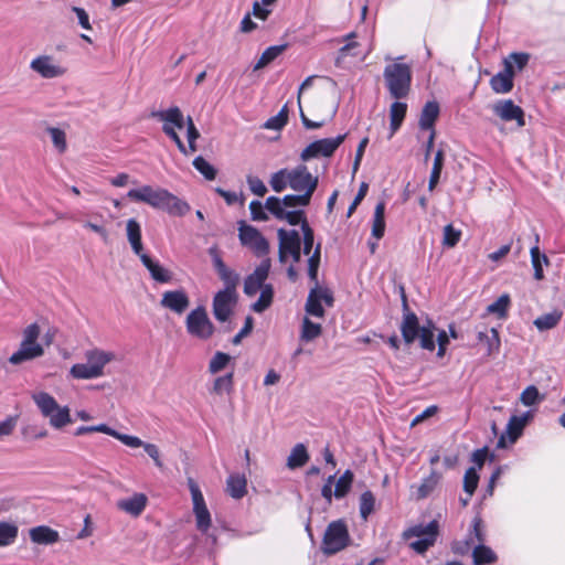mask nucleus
I'll return each mask as SVG.
<instances>
[{
  "mask_svg": "<svg viewBox=\"0 0 565 565\" xmlns=\"http://www.w3.org/2000/svg\"><path fill=\"white\" fill-rule=\"evenodd\" d=\"M407 113V104L396 99L390 107V119L404 121Z\"/></svg>",
  "mask_w": 565,
  "mask_h": 565,
  "instance_id": "338daca9",
  "label": "nucleus"
},
{
  "mask_svg": "<svg viewBox=\"0 0 565 565\" xmlns=\"http://www.w3.org/2000/svg\"><path fill=\"white\" fill-rule=\"evenodd\" d=\"M322 333V327L320 323L311 321L309 318H305L302 321V329L300 339L305 342H309L318 338Z\"/></svg>",
  "mask_w": 565,
  "mask_h": 565,
  "instance_id": "37998d69",
  "label": "nucleus"
},
{
  "mask_svg": "<svg viewBox=\"0 0 565 565\" xmlns=\"http://www.w3.org/2000/svg\"><path fill=\"white\" fill-rule=\"evenodd\" d=\"M473 565H488L497 561V554L487 545L478 544L472 551Z\"/></svg>",
  "mask_w": 565,
  "mask_h": 565,
  "instance_id": "7c9ffc66",
  "label": "nucleus"
},
{
  "mask_svg": "<svg viewBox=\"0 0 565 565\" xmlns=\"http://www.w3.org/2000/svg\"><path fill=\"white\" fill-rule=\"evenodd\" d=\"M375 510V497L372 491L366 490L360 495L359 511L362 520L366 521Z\"/></svg>",
  "mask_w": 565,
  "mask_h": 565,
  "instance_id": "4c0bfd02",
  "label": "nucleus"
},
{
  "mask_svg": "<svg viewBox=\"0 0 565 565\" xmlns=\"http://www.w3.org/2000/svg\"><path fill=\"white\" fill-rule=\"evenodd\" d=\"M232 356L228 353L217 351L209 363V371L212 374H216L223 371L231 362Z\"/></svg>",
  "mask_w": 565,
  "mask_h": 565,
  "instance_id": "864d4df0",
  "label": "nucleus"
},
{
  "mask_svg": "<svg viewBox=\"0 0 565 565\" xmlns=\"http://www.w3.org/2000/svg\"><path fill=\"white\" fill-rule=\"evenodd\" d=\"M44 354L42 344H24L20 343L19 349L9 358V363L20 365L24 362L41 358Z\"/></svg>",
  "mask_w": 565,
  "mask_h": 565,
  "instance_id": "2eb2a0df",
  "label": "nucleus"
},
{
  "mask_svg": "<svg viewBox=\"0 0 565 565\" xmlns=\"http://www.w3.org/2000/svg\"><path fill=\"white\" fill-rule=\"evenodd\" d=\"M288 114L289 111L287 105L282 106L277 115L268 118L265 121L264 128L270 130H281L288 122Z\"/></svg>",
  "mask_w": 565,
  "mask_h": 565,
  "instance_id": "49530a36",
  "label": "nucleus"
},
{
  "mask_svg": "<svg viewBox=\"0 0 565 565\" xmlns=\"http://www.w3.org/2000/svg\"><path fill=\"white\" fill-rule=\"evenodd\" d=\"M493 113L504 121L516 120L519 126L525 125L524 110L512 99L497 102L493 105Z\"/></svg>",
  "mask_w": 565,
  "mask_h": 565,
  "instance_id": "9b49d317",
  "label": "nucleus"
},
{
  "mask_svg": "<svg viewBox=\"0 0 565 565\" xmlns=\"http://www.w3.org/2000/svg\"><path fill=\"white\" fill-rule=\"evenodd\" d=\"M185 327L190 335L200 340H207L215 332V326L210 320L203 306H199L190 311L185 320Z\"/></svg>",
  "mask_w": 565,
  "mask_h": 565,
  "instance_id": "20e7f679",
  "label": "nucleus"
},
{
  "mask_svg": "<svg viewBox=\"0 0 565 565\" xmlns=\"http://www.w3.org/2000/svg\"><path fill=\"white\" fill-rule=\"evenodd\" d=\"M420 347L428 351H434L436 348L435 332L427 327H422L418 335Z\"/></svg>",
  "mask_w": 565,
  "mask_h": 565,
  "instance_id": "e2e57ef3",
  "label": "nucleus"
},
{
  "mask_svg": "<svg viewBox=\"0 0 565 565\" xmlns=\"http://www.w3.org/2000/svg\"><path fill=\"white\" fill-rule=\"evenodd\" d=\"M531 262L534 269V278L541 280L544 278L543 265L548 264V258L544 253H541L537 245L533 246L530 250Z\"/></svg>",
  "mask_w": 565,
  "mask_h": 565,
  "instance_id": "72a5a7b5",
  "label": "nucleus"
},
{
  "mask_svg": "<svg viewBox=\"0 0 565 565\" xmlns=\"http://www.w3.org/2000/svg\"><path fill=\"white\" fill-rule=\"evenodd\" d=\"M33 398L44 417H49L60 407L55 398L49 393L41 392L34 395Z\"/></svg>",
  "mask_w": 565,
  "mask_h": 565,
  "instance_id": "c756f323",
  "label": "nucleus"
},
{
  "mask_svg": "<svg viewBox=\"0 0 565 565\" xmlns=\"http://www.w3.org/2000/svg\"><path fill=\"white\" fill-rule=\"evenodd\" d=\"M440 114L439 104L436 100L427 102L420 113L419 128L422 130H428L429 132L436 131L435 125Z\"/></svg>",
  "mask_w": 565,
  "mask_h": 565,
  "instance_id": "a211bd4d",
  "label": "nucleus"
},
{
  "mask_svg": "<svg viewBox=\"0 0 565 565\" xmlns=\"http://www.w3.org/2000/svg\"><path fill=\"white\" fill-rule=\"evenodd\" d=\"M19 529L15 524L0 521V546L11 545L18 537Z\"/></svg>",
  "mask_w": 565,
  "mask_h": 565,
  "instance_id": "ea45409f",
  "label": "nucleus"
},
{
  "mask_svg": "<svg viewBox=\"0 0 565 565\" xmlns=\"http://www.w3.org/2000/svg\"><path fill=\"white\" fill-rule=\"evenodd\" d=\"M227 492L234 499H242L247 490V480L244 475L232 473L226 480Z\"/></svg>",
  "mask_w": 565,
  "mask_h": 565,
  "instance_id": "b1692460",
  "label": "nucleus"
},
{
  "mask_svg": "<svg viewBox=\"0 0 565 565\" xmlns=\"http://www.w3.org/2000/svg\"><path fill=\"white\" fill-rule=\"evenodd\" d=\"M127 198L135 202H142L156 210L163 211L170 216L182 217L191 210L190 204L163 188L142 185L127 192Z\"/></svg>",
  "mask_w": 565,
  "mask_h": 565,
  "instance_id": "f257e3e1",
  "label": "nucleus"
},
{
  "mask_svg": "<svg viewBox=\"0 0 565 565\" xmlns=\"http://www.w3.org/2000/svg\"><path fill=\"white\" fill-rule=\"evenodd\" d=\"M52 427L60 429L65 425L72 423L70 409L67 406L58 407L52 415L49 416Z\"/></svg>",
  "mask_w": 565,
  "mask_h": 565,
  "instance_id": "3c124183",
  "label": "nucleus"
},
{
  "mask_svg": "<svg viewBox=\"0 0 565 565\" xmlns=\"http://www.w3.org/2000/svg\"><path fill=\"white\" fill-rule=\"evenodd\" d=\"M301 248L305 255H309L315 245V231L309 224H305L301 230Z\"/></svg>",
  "mask_w": 565,
  "mask_h": 565,
  "instance_id": "052dcab7",
  "label": "nucleus"
},
{
  "mask_svg": "<svg viewBox=\"0 0 565 565\" xmlns=\"http://www.w3.org/2000/svg\"><path fill=\"white\" fill-rule=\"evenodd\" d=\"M510 306V296L508 294H503L487 307V313L495 315L499 319H505L508 317Z\"/></svg>",
  "mask_w": 565,
  "mask_h": 565,
  "instance_id": "473e14b6",
  "label": "nucleus"
},
{
  "mask_svg": "<svg viewBox=\"0 0 565 565\" xmlns=\"http://www.w3.org/2000/svg\"><path fill=\"white\" fill-rule=\"evenodd\" d=\"M267 213H270L275 218L282 221L287 210L285 209L280 198L270 195L265 201Z\"/></svg>",
  "mask_w": 565,
  "mask_h": 565,
  "instance_id": "8fccbe9b",
  "label": "nucleus"
},
{
  "mask_svg": "<svg viewBox=\"0 0 565 565\" xmlns=\"http://www.w3.org/2000/svg\"><path fill=\"white\" fill-rule=\"evenodd\" d=\"M439 535V523L437 520H431L426 525L424 524H416L408 529H406L403 533V537L405 540H408L411 537H426V536H433L438 537Z\"/></svg>",
  "mask_w": 565,
  "mask_h": 565,
  "instance_id": "4be33fe9",
  "label": "nucleus"
},
{
  "mask_svg": "<svg viewBox=\"0 0 565 565\" xmlns=\"http://www.w3.org/2000/svg\"><path fill=\"white\" fill-rule=\"evenodd\" d=\"M350 540L347 523L343 520L332 521L324 532L321 550L327 556L334 555L349 546Z\"/></svg>",
  "mask_w": 565,
  "mask_h": 565,
  "instance_id": "7ed1b4c3",
  "label": "nucleus"
},
{
  "mask_svg": "<svg viewBox=\"0 0 565 565\" xmlns=\"http://www.w3.org/2000/svg\"><path fill=\"white\" fill-rule=\"evenodd\" d=\"M279 239L278 258L280 263H286V250L295 249L301 246V235L297 230L279 228L277 231Z\"/></svg>",
  "mask_w": 565,
  "mask_h": 565,
  "instance_id": "ddd939ff",
  "label": "nucleus"
},
{
  "mask_svg": "<svg viewBox=\"0 0 565 565\" xmlns=\"http://www.w3.org/2000/svg\"><path fill=\"white\" fill-rule=\"evenodd\" d=\"M402 300H403V321L401 324V332L403 340L406 344H412L415 342V340L418 339L419 332H420V324L418 321L417 316L409 311L407 299L404 292V289L402 288Z\"/></svg>",
  "mask_w": 565,
  "mask_h": 565,
  "instance_id": "1a4fd4ad",
  "label": "nucleus"
},
{
  "mask_svg": "<svg viewBox=\"0 0 565 565\" xmlns=\"http://www.w3.org/2000/svg\"><path fill=\"white\" fill-rule=\"evenodd\" d=\"M148 498L143 493H135L130 498L117 502V508L132 516H139L146 509Z\"/></svg>",
  "mask_w": 565,
  "mask_h": 565,
  "instance_id": "6ab92c4d",
  "label": "nucleus"
},
{
  "mask_svg": "<svg viewBox=\"0 0 565 565\" xmlns=\"http://www.w3.org/2000/svg\"><path fill=\"white\" fill-rule=\"evenodd\" d=\"M193 513L195 515L196 529L203 534H207L209 529L211 527V513L207 507H202L198 509H193Z\"/></svg>",
  "mask_w": 565,
  "mask_h": 565,
  "instance_id": "09e8293b",
  "label": "nucleus"
},
{
  "mask_svg": "<svg viewBox=\"0 0 565 565\" xmlns=\"http://www.w3.org/2000/svg\"><path fill=\"white\" fill-rule=\"evenodd\" d=\"M494 456L489 452L487 446L479 448L472 452L471 461L476 465L477 471L480 470L487 459L492 461Z\"/></svg>",
  "mask_w": 565,
  "mask_h": 565,
  "instance_id": "0e129e2a",
  "label": "nucleus"
},
{
  "mask_svg": "<svg viewBox=\"0 0 565 565\" xmlns=\"http://www.w3.org/2000/svg\"><path fill=\"white\" fill-rule=\"evenodd\" d=\"M282 221H286L289 225L296 226L300 225V228L303 230L305 224H309L307 214L302 209L290 210L285 213Z\"/></svg>",
  "mask_w": 565,
  "mask_h": 565,
  "instance_id": "4d7b16f0",
  "label": "nucleus"
},
{
  "mask_svg": "<svg viewBox=\"0 0 565 565\" xmlns=\"http://www.w3.org/2000/svg\"><path fill=\"white\" fill-rule=\"evenodd\" d=\"M354 480V473L352 470L347 469L342 476L337 480L334 488V498L342 499L347 497L352 488Z\"/></svg>",
  "mask_w": 565,
  "mask_h": 565,
  "instance_id": "f704fd0d",
  "label": "nucleus"
},
{
  "mask_svg": "<svg viewBox=\"0 0 565 565\" xmlns=\"http://www.w3.org/2000/svg\"><path fill=\"white\" fill-rule=\"evenodd\" d=\"M513 86L514 81L499 72L490 79V87L495 94H508L513 89Z\"/></svg>",
  "mask_w": 565,
  "mask_h": 565,
  "instance_id": "e433bc0d",
  "label": "nucleus"
},
{
  "mask_svg": "<svg viewBox=\"0 0 565 565\" xmlns=\"http://www.w3.org/2000/svg\"><path fill=\"white\" fill-rule=\"evenodd\" d=\"M310 457L307 450V447L299 443L292 449L290 455L287 458V467L289 469H297L303 467Z\"/></svg>",
  "mask_w": 565,
  "mask_h": 565,
  "instance_id": "a878e982",
  "label": "nucleus"
},
{
  "mask_svg": "<svg viewBox=\"0 0 565 565\" xmlns=\"http://www.w3.org/2000/svg\"><path fill=\"white\" fill-rule=\"evenodd\" d=\"M562 311L553 310L551 312L537 317L533 323L539 331L543 332L555 328L562 320Z\"/></svg>",
  "mask_w": 565,
  "mask_h": 565,
  "instance_id": "cd10ccee",
  "label": "nucleus"
},
{
  "mask_svg": "<svg viewBox=\"0 0 565 565\" xmlns=\"http://www.w3.org/2000/svg\"><path fill=\"white\" fill-rule=\"evenodd\" d=\"M545 399V394H541L535 385H529L525 387L521 395L520 402L524 406H535Z\"/></svg>",
  "mask_w": 565,
  "mask_h": 565,
  "instance_id": "58836bf2",
  "label": "nucleus"
},
{
  "mask_svg": "<svg viewBox=\"0 0 565 565\" xmlns=\"http://www.w3.org/2000/svg\"><path fill=\"white\" fill-rule=\"evenodd\" d=\"M274 287L271 284H267L265 285L262 289H260V296L258 298L257 301H255L253 305H252V309L255 311V312H264L266 309H268L270 307V305L273 303V299H274Z\"/></svg>",
  "mask_w": 565,
  "mask_h": 565,
  "instance_id": "c9c22d12",
  "label": "nucleus"
},
{
  "mask_svg": "<svg viewBox=\"0 0 565 565\" xmlns=\"http://www.w3.org/2000/svg\"><path fill=\"white\" fill-rule=\"evenodd\" d=\"M30 539L36 544L52 545L60 541V533L47 525H39L30 530Z\"/></svg>",
  "mask_w": 565,
  "mask_h": 565,
  "instance_id": "412c9836",
  "label": "nucleus"
},
{
  "mask_svg": "<svg viewBox=\"0 0 565 565\" xmlns=\"http://www.w3.org/2000/svg\"><path fill=\"white\" fill-rule=\"evenodd\" d=\"M160 305L177 315H181L188 309L190 298L183 289L168 290L163 292Z\"/></svg>",
  "mask_w": 565,
  "mask_h": 565,
  "instance_id": "f8f14e48",
  "label": "nucleus"
},
{
  "mask_svg": "<svg viewBox=\"0 0 565 565\" xmlns=\"http://www.w3.org/2000/svg\"><path fill=\"white\" fill-rule=\"evenodd\" d=\"M220 279L224 282L223 291H237V285L239 282V275L231 268H225L217 274Z\"/></svg>",
  "mask_w": 565,
  "mask_h": 565,
  "instance_id": "603ef678",
  "label": "nucleus"
},
{
  "mask_svg": "<svg viewBox=\"0 0 565 565\" xmlns=\"http://www.w3.org/2000/svg\"><path fill=\"white\" fill-rule=\"evenodd\" d=\"M437 537L426 536L411 543V547L418 554L426 553L436 543Z\"/></svg>",
  "mask_w": 565,
  "mask_h": 565,
  "instance_id": "774afa93",
  "label": "nucleus"
},
{
  "mask_svg": "<svg viewBox=\"0 0 565 565\" xmlns=\"http://www.w3.org/2000/svg\"><path fill=\"white\" fill-rule=\"evenodd\" d=\"M308 171L309 170L306 164H298L294 169L289 170V186L294 191L302 192L305 190Z\"/></svg>",
  "mask_w": 565,
  "mask_h": 565,
  "instance_id": "bb28decb",
  "label": "nucleus"
},
{
  "mask_svg": "<svg viewBox=\"0 0 565 565\" xmlns=\"http://www.w3.org/2000/svg\"><path fill=\"white\" fill-rule=\"evenodd\" d=\"M127 238L132 252L141 258L143 253L142 234L140 223L136 218H129L126 224Z\"/></svg>",
  "mask_w": 565,
  "mask_h": 565,
  "instance_id": "aec40b11",
  "label": "nucleus"
},
{
  "mask_svg": "<svg viewBox=\"0 0 565 565\" xmlns=\"http://www.w3.org/2000/svg\"><path fill=\"white\" fill-rule=\"evenodd\" d=\"M234 387V372H228L225 375L217 376L214 380L212 392L222 395L223 393L230 394Z\"/></svg>",
  "mask_w": 565,
  "mask_h": 565,
  "instance_id": "79ce46f5",
  "label": "nucleus"
},
{
  "mask_svg": "<svg viewBox=\"0 0 565 565\" xmlns=\"http://www.w3.org/2000/svg\"><path fill=\"white\" fill-rule=\"evenodd\" d=\"M479 483V473L476 467H470L463 476V491L466 494L473 495Z\"/></svg>",
  "mask_w": 565,
  "mask_h": 565,
  "instance_id": "5fc2aeb1",
  "label": "nucleus"
},
{
  "mask_svg": "<svg viewBox=\"0 0 565 565\" xmlns=\"http://www.w3.org/2000/svg\"><path fill=\"white\" fill-rule=\"evenodd\" d=\"M524 428L525 426L518 418V415L511 416L505 430L510 445H513L518 441V439L522 436Z\"/></svg>",
  "mask_w": 565,
  "mask_h": 565,
  "instance_id": "de8ad7c7",
  "label": "nucleus"
},
{
  "mask_svg": "<svg viewBox=\"0 0 565 565\" xmlns=\"http://www.w3.org/2000/svg\"><path fill=\"white\" fill-rule=\"evenodd\" d=\"M249 212L250 218L255 222H265L268 221V213L265 207V203H262L258 200H253L249 203Z\"/></svg>",
  "mask_w": 565,
  "mask_h": 565,
  "instance_id": "bf43d9fd",
  "label": "nucleus"
},
{
  "mask_svg": "<svg viewBox=\"0 0 565 565\" xmlns=\"http://www.w3.org/2000/svg\"><path fill=\"white\" fill-rule=\"evenodd\" d=\"M238 302L237 291L218 290L212 300V312L218 322H227Z\"/></svg>",
  "mask_w": 565,
  "mask_h": 565,
  "instance_id": "0eeeda50",
  "label": "nucleus"
},
{
  "mask_svg": "<svg viewBox=\"0 0 565 565\" xmlns=\"http://www.w3.org/2000/svg\"><path fill=\"white\" fill-rule=\"evenodd\" d=\"M461 234V231L452 224H447L444 227L443 245L448 248L455 247L459 243Z\"/></svg>",
  "mask_w": 565,
  "mask_h": 565,
  "instance_id": "6e6d98bb",
  "label": "nucleus"
},
{
  "mask_svg": "<svg viewBox=\"0 0 565 565\" xmlns=\"http://www.w3.org/2000/svg\"><path fill=\"white\" fill-rule=\"evenodd\" d=\"M215 192L225 200L227 205H234L237 202L243 205L245 202V196L243 193L237 194L235 192L224 190L220 186L215 188Z\"/></svg>",
  "mask_w": 565,
  "mask_h": 565,
  "instance_id": "69168bd1",
  "label": "nucleus"
},
{
  "mask_svg": "<svg viewBox=\"0 0 565 565\" xmlns=\"http://www.w3.org/2000/svg\"><path fill=\"white\" fill-rule=\"evenodd\" d=\"M70 374L74 379L78 380H92L99 377V375L97 374V370L89 365L88 363L74 364L70 370Z\"/></svg>",
  "mask_w": 565,
  "mask_h": 565,
  "instance_id": "a19ab883",
  "label": "nucleus"
},
{
  "mask_svg": "<svg viewBox=\"0 0 565 565\" xmlns=\"http://www.w3.org/2000/svg\"><path fill=\"white\" fill-rule=\"evenodd\" d=\"M271 267V263L269 258H265L260 262V264L255 268V270L249 274L244 280V294L248 297H253L266 284V279L269 275V270Z\"/></svg>",
  "mask_w": 565,
  "mask_h": 565,
  "instance_id": "9d476101",
  "label": "nucleus"
},
{
  "mask_svg": "<svg viewBox=\"0 0 565 565\" xmlns=\"http://www.w3.org/2000/svg\"><path fill=\"white\" fill-rule=\"evenodd\" d=\"M439 478L440 477L436 471H431L429 476L423 478L420 484L416 487V500H423L430 495L437 487Z\"/></svg>",
  "mask_w": 565,
  "mask_h": 565,
  "instance_id": "c85d7f7f",
  "label": "nucleus"
},
{
  "mask_svg": "<svg viewBox=\"0 0 565 565\" xmlns=\"http://www.w3.org/2000/svg\"><path fill=\"white\" fill-rule=\"evenodd\" d=\"M348 134L338 135L334 138H323L310 142L301 152L300 159L307 162L318 157L330 158L337 149L343 143Z\"/></svg>",
  "mask_w": 565,
  "mask_h": 565,
  "instance_id": "423d86ee",
  "label": "nucleus"
},
{
  "mask_svg": "<svg viewBox=\"0 0 565 565\" xmlns=\"http://www.w3.org/2000/svg\"><path fill=\"white\" fill-rule=\"evenodd\" d=\"M238 238L243 246L250 248L257 257L269 253V243L265 236L253 225L245 221L238 222Z\"/></svg>",
  "mask_w": 565,
  "mask_h": 565,
  "instance_id": "39448f33",
  "label": "nucleus"
},
{
  "mask_svg": "<svg viewBox=\"0 0 565 565\" xmlns=\"http://www.w3.org/2000/svg\"><path fill=\"white\" fill-rule=\"evenodd\" d=\"M46 130L51 136L54 147L58 150V152H64L67 147L65 131L57 127H47Z\"/></svg>",
  "mask_w": 565,
  "mask_h": 565,
  "instance_id": "13d9d810",
  "label": "nucleus"
},
{
  "mask_svg": "<svg viewBox=\"0 0 565 565\" xmlns=\"http://www.w3.org/2000/svg\"><path fill=\"white\" fill-rule=\"evenodd\" d=\"M192 164L206 180L212 181L216 178L217 170L202 156L194 158Z\"/></svg>",
  "mask_w": 565,
  "mask_h": 565,
  "instance_id": "c03bdc74",
  "label": "nucleus"
},
{
  "mask_svg": "<svg viewBox=\"0 0 565 565\" xmlns=\"http://www.w3.org/2000/svg\"><path fill=\"white\" fill-rule=\"evenodd\" d=\"M44 354L42 344H24L20 343L19 349L9 358V363L20 365L24 362L41 358Z\"/></svg>",
  "mask_w": 565,
  "mask_h": 565,
  "instance_id": "4468645a",
  "label": "nucleus"
},
{
  "mask_svg": "<svg viewBox=\"0 0 565 565\" xmlns=\"http://www.w3.org/2000/svg\"><path fill=\"white\" fill-rule=\"evenodd\" d=\"M152 117L163 121L162 131L173 141L178 138L177 129H183L185 125L184 116L178 106H172L164 110L152 111Z\"/></svg>",
  "mask_w": 565,
  "mask_h": 565,
  "instance_id": "6e6552de",
  "label": "nucleus"
},
{
  "mask_svg": "<svg viewBox=\"0 0 565 565\" xmlns=\"http://www.w3.org/2000/svg\"><path fill=\"white\" fill-rule=\"evenodd\" d=\"M269 184L271 189L277 193L285 191L289 185V170L284 168L273 173L269 180Z\"/></svg>",
  "mask_w": 565,
  "mask_h": 565,
  "instance_id": "a18cd8bd",
  "label": "nucleus"
},
{
  "mask_svg": "<svg viewBox=\"0 0 565 565\" xmlns=\"http://www.w3.org/2000/svg\"><path fill=\"white\" fill-rule=\"evenodd\" d=\"M40 334V326L36 322H33L23 330L21 342L24 344H40L38 342Z\"/></svg>",
  "mask_w": 565,
  "mask_h": 565,
  "instance_id": "680f3d73",
  "label": "nucleus"
},
{
  "mask_svg": "<svg viewBox=\"0 0 565 565\" xmlns=\"http://www.w3.org/2000/svg\"><path fill=\"white\" fill-rule=\"evenodd\" d=\"M30 67L40 74L43 78H55L64 73L61 66L52 63V57L49 55H41L35 57L31 62Z\"/></svg>",
  "mask_w": 565,
  "mask_h": 565,
  "instance_id": "dca6fc26",
  "label": "nucleus"
},
{
  "mask_svg": "<svg viewBox=\"0 0 565 565\" xmlns=\"http://www.w3.org/2000/svg\"><path fill=\"white\" fill-rule=\"evenodd\" d=\"M445 163V152L441 149H438L435 153L434 163L428 181V190L431 192L435 190L438 184L441 175V171Z\"/></svg>",
  "mask_w": 565,
  "mask_h": 565,
  "instance_id": "2f4dec72",
  "label": "nucleus"
},
{
  "mask_svg": "<svg viewBox=\"0 0 565 565\" xmlns=\"http://www.w3.org/2000/svg\"><path fill=\"white\" fill-rule=\"evenodd\" d=\"M383 76L393 98L403 99L408 96L413 79L412 68L408 64H388L384 68Z\"/></svg>",
  "mask_w": 565,
  "mask_h": 565,
  "instance_id": "f03ea898",
  "label": "nucleus"
},
{
  "mask_svg": "<svg viewBox=\"0 0 565 565\" xmlns=\"http://www.w3.org/2000/svg\"><path fill=\"white\" fill-rule=\"evenodd\" d=\"M142 265L148 269L151 278L160 284H168L172 279V273L163 267L158 259L152 258L150 255H141Z\"/></svg>",
  "mask_w": 565,
  "mask_h": 565,
  "instance_id": "f3484780",
  "label": "nucleus"
},
{
  "mask_svg": "<svg viewBox=\"0 0 565 565\" xmlns=\"http://www.w3.org/2000/svg\"><path fill=\"white\" fill-rule=\"evenodd\" d=\"M321 301L322 300L319 294V287L311 288L305 306L306 312L317 318H323L326 311L321 305Z\"/></svg>",
  "mask_w": 565,
  "mask_h": 565,
  "instance_id": "393cba45",
  "label": "nucleus"
},
{
  "mask_svg": "<svg viewBox=\"0 0 565 565\" xmlns=\"http://www.w3.org/2000/svg\"><path fill=\"white\" fill-rule=\"evenodd\" d=\"M86 359L87 363L95 367L97 374L102 376L105 365L115 359V354L113 352L94 349L86 353Z\"/></svg>",
  "mask_w": 565,
  "mask_h": 565,
  "instance_id": "5701e85b",
  "label": "nucleus"
}]
</instances>
